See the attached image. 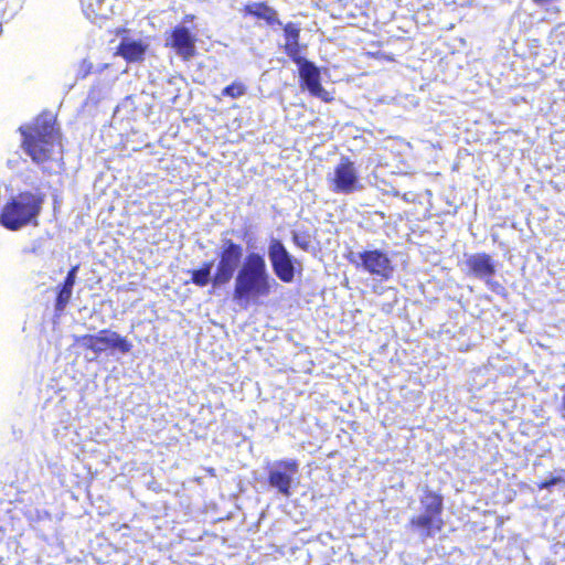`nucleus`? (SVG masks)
Wrapping results in <instances>:
<instances>
[{"mask_svg":"<svg viewBox=\"0 0 565 565\" xmlns=\"http://www.w3.org/2000/svg\"><path fill=\"white\" fill-rule=\"evenodd\" d=\"M276 285L267 269L265 257L258 253H249L237 270L233 300L247 307L252 299L269 296Z\"/></svg>","mask_w":565,"mask_h":565,"instance_id":"f257e3e1","label":"nucleus"},{"mask_svg":"<svg viewBox=\"0 0 565 565\" xmlns=\"http://www.w3.org/2000/svg\"><path fill=\"white\" fill-rule=\"evenodd\" d=\"M23 147L36 163L54 160L61 153L58 130L52 114L40 115L32 126L20 128Z\"/></svg>","mask_w":565,"mask_h":565,"instance_id":"f03ea898","label":"nucleus"},{"mask_svg":"<svg viewBox=\"0 0 565 565\" xmlns=\"http://www.w3.org/2000/svg\"><path fill=\"white\" fill-rule=\"evenodd\" d=\"M422 513L414 515L408 523V527L418 534L422 541L433 537L440 532L444 526L441 519L444 500L443 497L427 487L419 499Z\"/></svg>","mask_w":565,"mask_h":565,"instance_id":"7ed1b4c3","label":"nucleus"},{"mask_svg":"<svg viewBox=\"0 0 565 565\" xmlns=\"http://www.w3.org/2000/svg\"><path fill=\"white\" fill-rule=\"evenodd\" d=\"M42 200L30 192L12 198L2 209L1 224L11 231L19 230L36 220Z\"/></svg>","mask_w":565,"mask_h":565,"instance_id":"20e7f679","label":"nucleus"},{"mask_svg":"<svg viewBox=\"0 0 565 565\" xmlns=\"http://www.w3.org/2000/svg\"><path fill=\"white\" fill-rule=\"evenodd\" d=\"M218 257L216 271L212 279L214 287L227 284L233 278L235 271L239 269L238 267L243 258V247L232 239L223 237L221 239Z\"/></svg>","mask_w":565,"mask_h":565,"instance_id":"39448f33","label":"nucleus"},{"mask_svg":"<svg viewBox=\"0 0 565 565\" xmlns=\"http://www.w3.org/2000/svg\"><path fill=\"white\" fill-rule=\"evenodd\" d=\"M78 343L96 355L109 349L127 354L132 348V344L126 338L111 330H102L96 334L83 335L78 339Z\"/></svg>","mask_w":565,"mask_h":565,"instance_id":"423d86ee","label":"nucleus"},{"mask_svg":"<svg viewBox=\"0 0 565 565\" xmlns=\"http://www.w3.org/2000/svg\"><path fill=\"white\" fill-rule=\"evenodd\" d=\"M298 471L299 465L294 459L275 461L268 467V483L279 494L289 498L292 493Z\"/></svg>","mask_w":565,"mask_h":565,"instance_id":"0eeeda50","label":"nucleus"},{"mask_svg":"<svg viewBox=\"0 0 565 565\" xmlns=\"http://www.w3.org/2000/svg\"><path fill=\"white\" fill-rule=\"evenodd\" d=\"M350 260L358 267L362 266L371 275L380 277L381 280L390 279L394 273V267L387 254L379 249L352 254Z\"/></svg>","mask_w":565,"mask_h":565,"instance_id":"6e6552de","label":"nucleus"},{"mask_svg":"<svg viewBox=\"0 0 565 565\" xmlns=\"http://www.w3.org/2000/svg\"><path fill=\"white\" fill-rule=\"evenodd\" d=\"M268 258L275 275L284 282H291L295 277V259L278 238H270Z\"/></svg>","mask_w":565,"mask_h":565,"instance_id":"1a4fd4ad","label":"nucleus"},{"mask_svg":"<svg viewBox=\"0 0 565 565\" xmlns=\"http://www.w3.org/2000/svg\"><path fill=\"white\" fill-rule=\"evenodd\" d=\"M331 181L332 191L337 193L349 194L361 188L353 162L345 158L335 167Z\"/></svg>","mask_w":565,"mask_h":565,"instance_id":"9d476101","label":"nucleus"},{"mask_svg":"<svg viewBox=\"0 0 565 565\" xmlns=\"http://www.w3.org/2000/svg\"><path fill=\"white\" fill-rule=\"evenodd\" d=\"M299 67V76L301 79V86L309 90V93L320 98L323 102H330L332 97L321 86L320 83V71L312 62H305Z\"/></svg>","mask_w":565,"mask_h":565,"instance_id":"9b49d317","label":"nucleus"},{"mask_svg":"<svg viewBox=\"0 0 565 565\" xmlns=\"http://www.w3.org/2000/svg\"><path fill=\"white\" fill-rule=\"evenodd\" d=\"M195 40L191 32L184 28H175L172 32L171 44L177 53L184 60L191 58L195 53Z\"/></svg>","mask_w":565,"mask_h":565,"instance_id":"f8f14e48","label":"nucleus"},{"mask_svg":"<svg viewBox=\"0 0 565 565\" xmlns=\"http://www.w3.org/2000/svg\"><path fill=\"white\" fill-rule=\"evenodd\" d=\"M468 266L477 278L483 280H488L495 273L492 259L487 254H475L470 256Z\"/></svg>","mask_w":565,"mask_h":565,"instance_id":"ddd939ff","label":"nucleus"},{"mask_svg":"<svg viewBox=\"0 0 565 565\" xmlns=\"http://www.w3.org/2000/svg\"><path fill=\"white\" fill-rule=\"evenodd\" d=\"M147 45L141 40L124 38L118 46L117 54L128 62H138L143 58Z\"/></svg>","mask_w":565,"mask_h":565,"instance_id":"4468645a","label":"nucleus"},{"mask_svg":"<svg viewBox=\"0 0 565 565\" xmlns=\"http://www.w3.org/2000/svg\"><path fill=\"white\" fill-rule=\"evenodd\" d=\"M245 10L248 14L263 19L270 25L274 23L281 24L277 19L276 11L266 6L265 2H250L245 7Z\"/></svg>","mask_w":565,"mask_h":565,"instance_id":"2eb2a0df","label":"nucleus"},{"mask_svg":"<svg viewBox=\"0 0 565 565\" xmlns=\"http://www.w3.org/2000/svg\"><path fill=\"white\" fill-rule=\"evenodd\" d=\"M106 2H86L83 7V12L88 20L94 23H99L102 20L109 18L111 8L105 6Z\"/></svg>","mask_w":565,"mask_h":565,"instance_id":"dca6fc26","label":"nucleus"},{"mask_svg":"<svg viewBox=\"0 0 565 565\" xmlns=\"http://www.w3.org/2000/svg\"><path fill=\"white\" fill-rule=\"evenodd\" d=\"M212 268H213V262H207V263H204L200 269L192 270L191 271L192 282L199 287L206 286L213 279V277H211Z\"/></svg>","mask_w":565,"mask_h":565,"instance_id":"f3484780","label":"nucleus"},{"mask_svg":"<svg viewBox=\"0 0 565 565\" xmlns=\"http://www.w3.org/2000/svg\"><path fill=\"white\" fill-rule=\"evenodd\" d=\"M285 51L287 53V55L289 57L292 58V61L299 66L301 65L302 63L307 62L306 58H303L301 55H300V47H299V43L298 41L296 42H292V41H289V42H286L285 43Z\"/></svg>","mask_w":565,"mask_h":565,"instance_id":"a211bd4d","label":"nucleus"},{"mask_svg":"<svg viewBox=\"0 0 565 565\" xmlns=\"http://www.w3.org/2000/svg\"><path fill=\"white\" fill-rule=\"evenodd\" d=\"M73 289L62 286L57 292L56 302H55V310L56 311H63L65 307L67 306L71 297H72Z\"/></svg>","mask_w":565,"mask_h":565,"instance_id":"6ab92c4d","label":"nucleus"},{"mask_svg":"<svg viewBox=\"0 0 565 565\" xmlns=\"http://www.w3.org/2000/svg\"><path fill=\"white\" fill-rule=\"evenodd\" d=\"M246 94V86L241 82H234L222 90L223 96L238 98Z\"/></svg>","mask_w":565,"mask_h":565,"instance_id":"aec40b11","label":"nucleus"},{"mask_svg":"<svg viewBox=\"0 0 565 565\" xmlns=\"http://www.w3.org/2000/svg\"><path fill=\"white\" fill-rule=\"evenodd\" d=\"M286 42H296L299 40V28L294 23H287L284 28Z\"/></svg>","mask_w":565,"mask_h":565,"instance_id":"412c9836","label":"nucleus"},{"mask_svg":"<svg viewBox=\"0 0 565 565\" xmlns=\"http://www.w3.org/2000/svg\"><path fill=\"white\" fill-rule=\"evenodd\" d=\"M294 243L303 250H307L310 247V237L306 234L292 233Z\"/></svg>","mask_w":565,"mask_h":565,"instance_id":"4be33fe9","label":"nucleus"},{"mask_svg":"<svg viewBox=\"0 0 565 565\" xmlns=\"http://www.w3.org/2000/svg\"><path fill=\"white\" fill-rule=\"evenodd\" d=\"M561 483H565L564 478H562L561 476H555V477H551L550 479L542 481L539 484V488L540 489H550L553 486L561 484Z\"/></svg>","mask_w":565,"mask_h":565,"instance_id":"5701e85b","label":"nucleus"},{"mask_svg":"<svg viewBox=\"0 0 565 565\" xmlns=\"http://www.w3.org/2000/svg\"><path fill=\"white\" fill-rule=\"evenodd\" d=\"M561 390L563 392V395H562L559 412H561V417L565 419V385H563L561 387Z\"/></svg>","mask_w":565,"mask_h":565,"instance_id":"b1692460","label":"nucleus"},{"mask_svg":"<svg viewBox=\"0 0 565 565\" xmlns=\"http://www.w3.org/2000/svg\"><path fill=\"white\" fill-rule=\"evenodd\" d=\"M78 268H79V266H78V265L73 266V267L68 270V273H67V277L73 278V279H75V280H76V275H77Z\"/></svg>","mask_w":565,"mask_h":565,"instance_id":"393cba45","label":"nucleus"},{"mask_svg":"<svg viewBox=\"0 0 565 565\" xmlns=\"http://www.w3.org/2000/svg\"><path fill=\"white\" fill-rule=\"evenodd\" d=\"M78 268H79V266H78V265L73 266V267L68 270V273H67V277L73 278V279H75V280H76V275H77Z\"/></svg>","mask_w":565,"mask_h":565,"instance_id":"a878e982","label":"nucleus"},{"mask_svg":"<svg viewBox=\"0 0 565 565\" xmlns=\"http://www.w3.org/2000/svg\"><path fill=\"white\" fill-rule=\"evenodd\" d=\"M75 281H76L75 279L70 278V277L66 276V278H65V280H64L62 286L73 289V287L75 285Z\"/></svg>","mask_w":565,"mask_h":565,"instance_id":"bb28decb","label":"nucleus"},{"mask_svg":"<svg viewBox=\"0 0 565 565\" xmlns=\"http://www.w3.org/2000/svg\"><path fill=\"white\" fill-rule=\"evenodd\" d=\"M89 68H90V64H89V65H87V67H86L85 72H84V74H83V76H85L86 74H88Z\"/></svg>","mask_w":565,"mask_h":565,"instance_id":"cd10ccee","label":"nucleus"}]
</instances>
